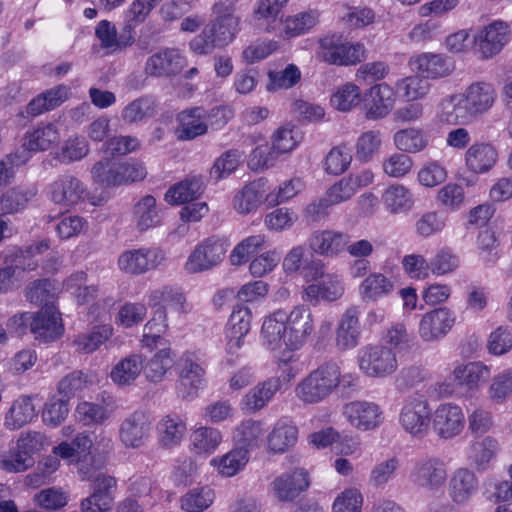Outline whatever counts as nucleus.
Returning <instances> with one entry per match:
<instances>
[{"label": "nucleus", "mask_w": 512, "mask_h": 512, "mask_svg": "<svg viewBox=\"0 0 512 512\" xmlns=\"http://www.w3.org/2000/svg\"><path fill=\"white\" fill-rule=\"evenodd\" d=\"M351 240L348 233L333 229L316 230L309 237V247L320 256L336 257L342 254Z\"/></svg>", "instance_id": "21"}, {"label": "nucleus", "mask_w": 512, "mask_h": 512, "mask_svg": "<svg viewBox=\"0 0 512 512\" xmlns=\"http://www.w3.org/2000/svg\"><path fill=\"white\" fill-rule=\"evenodd\" d=\"M298 438V429L287 421H278L267 437L268 448L275 453H283L294 446Z\"/></svg>", "instance_id": "41"}, {"label": "nucleus", "mask_w": 512, "mask_h": 512, "mask_svg": "<svg viewBox=\"0 0 512 512\" xmlns=\"http://www.w3.org/2000/svg\"><path fill=\"white\" fill-rule=\"evenodd\" d=\"M394 145L401 152L419 153L423 151L429 143L427 134L417 128H406L397 131L393 136Z\"/></svg>", "instance_id": "42"}, {"label": "nucleus", "mask_w": 512, "mask_h": 512, "mask_svg": "<svg viewBox=\"0 0 512 512\" xmlns=\"http://www.w3.org/2000/svg\"><path fill=\"white\" fill-rule=\"evenodd\" d=\"M214 18L211 21L210 32H231L240 30V18L235 15V8L230 1H220L212 9Z\"/></svg>", "instance_id": "40"}, {"label": "nucleus", "mask_w": 512, "mask_h": 512, "mask_svg": "<svg viewBox=\"0 0 512 512\" xmlns=\"http://www.w3.org/2000/svg\"><path fill=\"white\" fill-rule=\"evenodd\" d=\"M88 195L86 185L76 176L64 174L49 186V199L63 207H73L83 202Z\"/></svg>", "instance_id": "14"}, {"label": "nucleus", "mask_w": 512, "mask_h": 512, "mask_svg": "<svg viewBox=\"0 0 512 512\" xmlns=\"http://www.w3.org/2000/svg\"><path fill=\"white\" fill-rule=\"evenodd\" d=\"M497 157V151L492 145L476 143L466 151L465 161L469 170L475 173H484L495 165Z\"/></svg>", "instance_id": "34"}, {"label": "nucleus", "mask_w": 512, "mask_h": 512, "mask_svg": "<svg viewBox=\"0 0 512 512\" xmlns=\"http://www.w3.org/2000/svg\"><path fill=\"white\" fill-rule=\"evenodd\" d=\"M396 88L407 100L416 101L423 99L429 93L431 85L428 80L416 73L398 80Z\"/></svg>", "instance_id": "54"}, {"label": "nucleus", "mask_w": 512, "mask_h": 512, "mask_svg": "<svg viewBox=\"0 0 512 512\" xmlns=\"http://www.w3.org/2000/svg\"><path fill=\"white\" fill-rule=\"evenodd\" d=\"M54 285L47 279L35 280L26 288L27 300L36 305H54L53 299L55 297Z\"/></svg>", "instance_id": "63"}, {"label": "nucleus", "mask_w": 512, "mask_h": 512, "mask_svg": "<svg viewBox=\"0 0 512 512\" xmlns=\"http://www.w3.org/2000/svg\"><path fill=\"white\" fill-rule=\"evenodd\" d=\"M409 66L426 80L449 77L455 70L451 58L441 53L424 52L409 59Z\"/></svg>", "instance_id": "15"}, {"label": "nucleus", "mask_w": 512, "mask_h": 512, "mask_svg": "<svg viewBox=\"0 0 512 512\" xmlns=\"http://www.w3.org/2000/svg\"><path fill=\"white\" fill-rule=\"evenodd\" d=\"M394 290V283L382 273L369 274L359 286V295L364 302H375Z\"/></svg>", "instance_id": "37"}, {"label": "nucleus", "mask_w": 512, "mask_h": 512, "mask_svg": "<svg viewBox=\"0 0 512 512\" xmlns=\"http://www.w3.org/2000/svg\"><path fill=\"white\" fill-rule=\"evenodd\" d=\"M310 485L307 471L295 468L276 477L271 483L272 496L279 502L291 503Z\"/></svg>", "instance_id": "16"}, {"label": "nucleus", "mask_w": 512, "mask_h": 512, "mask_svg": "<svg viewBox=\"0 0 512 512\" xmlns=\"http://www.w3.org/2000/svg\"><path fill=\"white\" fill-rule=\"evenodd\" d=\"M409 478L417 487L430 491L439 490L448 478L446 463L437 456L418 459L410 471Z\"/></svg>", "instance_id": "7"}, {"label": "nucleus", "mask_w": 512, "mask_h": 512, "mask_svg": "<svg viewBox=\"0 0 512 512\" xmlns=\"http://www.w3.org/2000/svg\"><path fill=\"white\" fill-rule=\"evenodd\" d=\"M248 460V450L240 447L231 450L219 460L213 459L211 462L218 466V471L222 476L232 477L245 467Z\"/></svg>", "instance_id": "51"}, {"label": "nucleus", "mask_w": 512, "mask_h": 512, "mask_svg": "<svg viewBox=\"0 0 512 512\" xmlns=\"http://www.w3.org/2000/svg\"><path fill=\"white\" fill-rule=\"evenodd\" d=\"M462 96L475 118L492 107L496 98V91L492 84L481 81L468 86Z\"/></svg>", "instance_id": "26"}, {"label": "nucleus", "mask_w": 512, "mask_h": 512, "mask_svg": "<svg viewBox=\"0 0 512 512\" xmlns=\"http://www.w3.org/2000/svg\"><path fill=\"white\" fill-rule=\"evenodd\" d=\"M30 331L35 339L42 342H51L63 333L60 313L54 305H47L32 315Z\"/></svg>", "instance_id": "20"}, {"label": "nucleus", "mask_w": 512, "mask_h": 512, "mask_svg": "<svg viewBox=\"0 0 512 512\" xmlns=\"http://www.w3.org/2000/svg\"><path fill=\"white\" fill-rule=\"evenodd\" d=\"M340 383V366L334 361H327L296 385L295 395L305 404H317L327 399Z\"/></svg>", "instance_id": "2"}, {"label": "nucleus", "mask_w": 512, "mask_h": 512, "mask_svg": "<svg viewBox=\"0 0 512 512\" xmlns=\"http://www.w3.org/2000/svg\"><path fill=\"white\" fill-rule=\"evenodd\" d=\"M144 369V357L141 354H130L114 365L110 378L119 387L132 385Z\"/></svg>", "instance_id": "29"}, {"label": "nucleus", "mask_w": 512, "mask_h": 512, "mask_svg": "<svg viewBox=\"0 0 512 512\" xmlns=\"http://www.w3.org/2000/svg\"><path fill=\"white\" fill-rule=\"evenodd\" d=\"M318 57L332 65H354L364 58V47L359 43L342 42L334 34L319 39Z\"/></svg>", "instance_id": "6"}, {"label": "nucleus", "mask_w": 512, "mask_h": 512, "mask_svg": "<svg viewBox=\"0 0 512 512\" xmlns=\"http://www.w3.org/2000/svg\"><path fill=\"white\" fill-rule=\"evenodd\" d=\"M473 53L482 59L498 54L508 43V34H476Z\"/></svg>", "instance_id": "47"}, {"label": "nucleus", "mask_w": 512, "mask_h": 512, "mask_svg": "<svg viewBox=\"0 0 512 512\" xmlns=\"http://www.w3.org/2000/svg\"><path fill=\"white\" fill-rule=\"evenodd\" d=\"M233 41V34H197L190 41V48L196 54H208L223 48Z\"/></svg>", "instance_id": "58"}, {"label": "nucleus", "mask_w": 512, "mask_h": 512, "mask_svg": "<svg viewBox=\"0 0 512 512\" xmlns=\"http://www.w3.org/2000/svg\"><path fill=\"white\" fill-rule=\"evenodd\" d=\"M265 434L263 425L259 421L247 420L241 423L236 430L235 438L243 448L258 447Z\"/></svg>", "instance_id": "59"}, {"label": "nucleus", "mask_w": 512, "mask_h": 512, "mask_svg": "<svg viewBox=\"0 0 512 512\" xmlns=\"http://www.w3.org/2000/svg\"><path fill=\"white\" fill-rule=\"evenodd\" d=\"M220 115L221 120L218 126H223L227 123V119L224 116V109L220 107H214L210 111H206L202 107H192L181 111L177 116L178 126L175 130L177 139L189 141L206 134L208 131L206 120Z\"/></svg>", "instance_id": "4"}, {"label": "nucleus", "mask_w": 512, "mask_h": 512, "mask_svg": "<svg viewBox=\"0 0 512 512\" xmlns=\"http://www.w3.org/2000/svg\"><path fill=\"white\" fill-rule=\"evenodd\" d=\"M454 381L468 390H478L491 375L490 366L481 361L458 364L452 372Z\"/></svg>", "instance_id": "25"}, {"label": "nucleus", "mask_w": 512, "mask_h": 512, "mask_svg": "<svg viewBox=\"0 0 512 512\" xmlns=\"http://www.w3.org/2000/svg\"><path fill=\"white\" fill-rule=\"evenodd\" d=\"M426 379L427 372L424 368L416 365L405 367L395 377V390L399 393H406L423 383Z\"/></svg>", "instance_id": "60"}, {"label": "nucleus", "mask_w": 512, "mask_h": 512, "mask_svg": "<svg viewBox=\"0 0 512 512\" xmlns=\"http://www.w3.org/2000/svg\"><path fill=\"white\" fill-rule=\"evenodd\" d=\"M204 192V183L201 176H189L181 182L170 187L165 200L173 205H181L192 202L199 198Z\"/></svg>", "instance_id": "30"}, {"label": "nucleus", "mask_w": 512, "mask_h": 512, "mask_svg": "<svg viewBox=\"0 0 512 512\" xmlns=\"http://www.w3.org/2000/svg\"><path fill=\"white\" fill-rule=\"evenodd\" d=\"M400 467V460L396 456L375 463L369 473V484L375 488H384L392 481Z\"/></svg>", "instance_id": "48"}, {"label": "nucleus", "mask_w": 512, "mask_h": 512, "mask_svg": "<svg viewBox=\"0 0 512 512\" xmlns=\"http://www.w3.org/2000/svg\"><path fill=\"white\" fill-rule=\"evenodd\" d=\"M68 92L69 88L64 85L51 88L33 98L26 106V113L31 117H36L53 110L68 98Z\"/></svg>", "instance_id": "33"}, {"label": "nucleus", "mask_w": 512, "mask_h": 512, "mask_svg": "<svg viewBox=\"0 0 512 512\" xmlns=\"http://www.w3.org/2000/svg\"><path fill=\"white\" fill-rule=\"evenodd\" d=\"M382 134L378 130H369L362 133L356 142V159L361 162L371 161L380 151Z\"/></svg>", "instance_id": "55"}, {"label": "nucleus", "mask_w": 512, "mask_h": 512, "mask_svg": "<svg viewBox=\"0 0 512 512\" xmlns=\"http://www.w3.org/2000/svg\"><path fill=\"white\" fill-rule=\"evenodd\" d=\"M343 414L356 429L369 431L379 427L384 420L381 407L372 401H352L344 405Z\"/></svg>", "instance_id": "17"}, {"label": "nucleus", "mask_w": 512, "mask_h": 512, "mask_svg": "<svg viewBox=\"0 0 512 512\" xmlns=\"http://www.w3.org/2000/svg\"><path fill=\"white\" fill-rule=\"evenodd\" d=\"M314 331L313 313L304 304L294 306L287 314L277 310L262 325L263 338L271 350L285 348L295 351L305 345Z\"/></svg>", "instance_id": "1"}, {"label": "nucleus", "mask_w": 512, "mask_h": 512, "mask_svg": "<svg viewBox=\"0 0 512 512\" xmlns=\"http://www.w3.org/2000/svg\"><path fill=\"white\" fill-rule=\"evenodd\" d=\"M175 364V353L170 347L160 348L147 362L144 372L148 381L159 383Z\"/></svg>", "instance_id": "38"}, {"label": "nucleus", "mask_w": 512, "mask_h": 512, "mask_svg": "<svg viewBox=\"0 0 512 512\" xmlns=\"http://www.w3.org/2000/svg\"><path fill=\"white\" fill-rule=\"evenodd\" d=\"M214 498V490L209 486L196 487L180 498V506L186 512H202L212 505Z\"/></svg>", "instance_id": "44"}, {"label": "nucleus", "mask_w": 512, "mask_h": 512, "mask_svg": "<svg viewBox=\"0 0 512 512\" xmlns=\"http://www.w3.org/2000/svg\"><path fill=\"white\" fill-rule=\"evenodd\" d=\"M360 88L353 83L338 87L331 97L332 105L339 111H350L360 102Z\"/></svg>", "instance_id": "64"}, {"label": "nucleus", "mask_w": 512, "mask_h": 512, "mask_svg": "<svg viewBox=\"0 0 512 512\" xmlns=\"http://www.w3.org/2000/svg\"><path fill=\"white\" fill-rule=\"evenodd\" d=\"M227 248L228 244L224 239H206L191 252L185 263V270L189 273H199L212 269L224 259Z\"/></svg>", "instance_id": "9"}, {"label": "nucleus", "mask_w": 512, "mask_h": 512, "mask_svg": "<svg viewBox=\"0 0 512 512\" xmlns=\"http://www.w3.org/2000/svg\"><path fill=\"white\" fill-rule=\"evenodd\" d=\"M48 249L49 243L46 240L31 244L25 248H19L14 253L13 265L16 270H35L38 266V262L34 259V257L44 253Z\"/></svg>", "instance_id": "56"}, {"label": "nucleus", "mask_w": 512, "mask_h": 512, "mask_svg": "<svg viewBox=\"0 0 512 512\" xmlns=\"http://www.w3.org/2000/svg\"><path fill=\"white\" fill-rule=\"evenodd\" d=\"M456 322L455 313L441 306L424 313L419 321L418 334L425 342H436L444 338Z\"/></svg>", "instance_id": "10"}, {"label": "nucleus", "mask_w": 512, "mask_h": 512, "mask_svg": "<svg viewBox=\"0 0 512 512\" xmlns=\"http://www.w3.org/2000/svg\"><path fill=\"white\" fill-rule=\"evenodd\" d=\"M179 368L178 396L184 400L193 399L203 386L205 370L199 363L197 356L191 352H184L181 355Z\"/></svg>", "instance_id": "11"}, {"label": "nucleus", "mask_w": 512, "mask_h": 512, "mask_svg": "<svg viewBox=\"0 0 512 512\" xmlns=\"http://www.w3.org/2000/svg\"><path fill=\"white\" fill-rule=\"evenodd\" d=\"M222 441L220 431L213 427H200L191 434L193 449L201 454L214 452Z\"/></svg>", "instance_id": "53"}, {"label": "nucleus", "mask_w": 512, "mask_h": 512, "mask_svg": "<svg viewBox=\"0 0 512 512\" xmlns=\"http://www.w3.org/2000/svg\"><path fill=\"white\" fill-rule=\"evenodd\" d=\"M186 66L187 59L178 49L165 48L147 58L144 72L151 77L172 78Z\"/></svg>", "instance_id": "12"}, {"label": "nucleus", "mask_w": 512, "mask_h": 512, "mask_svg": "<svg viewBox=\"0 0 512 512\" xmlns=\"http://www.w3.org/2000/svg\"><path fill=\"white\" fill-rule=\"evenodd\" d=\"M36 416L31 398L22 397L13 402L5 416L4 425L10 430L20 429Z\"/></svg>", "instance_id": "43"}, {"label": "nucleus", "mask_w": 512, "mask_h": 512, "mask_svg": "<svg viewBox=\"0 0 512 512\" xmlns=\"http://www.w3.org/2000/svg\"><path fill=\"white\" fill-rule=\"evenodd\" d=\"M478 490L479 480L471 469L460 467L453 471L448 481V495L455 505L468 504Z\"/></svg>", "instance_id": "19"}, {"label": "nucleus", "mask_w": 512, "mask_h": 512, "mask_svg": "<svg viewBox=\"0 0 512 512\" xmlns=\"http://www.w3.org/2000/svg\"><path fill=\"white\" fill-rule=\"evenodd\" d=\"M157 430L161 445L170 448L182 441L186 434L187 426L180 415L171 413L161 418L158 422Z\"/></svg>", "instance_id": "35"}, {"label": "nucleus", "mask_w": 512, "mask_h": 512, "mask_svg": "<svg viewBox=\"0 0 512 512\" xmlns=\"http://www.w3.org/2000/svg\"><path fill=\"white\" fill-rule=\"evenodd\" d=\"M74 417L84 426L102 425L110 418V412L103 405L83 401L76 406Z\"/></svg>", "instance_id": "50"}, {"label": "nucleus", "mask_w": 512, "mask_h": 512, "mask_svg": "<svg viewBox=\"0 0 512 512\" xmlns=\"http://www.w3.org/2000/svg\"><path fill=\"white\" fill-rule=\"evenodd\" d=\"M489 354L502 356L512 350V329L508 326H499L493 330L486 342Z\"/></svg>", "instance_id": "62"}, {"label": "nucleus", "mask_w": 512, "mask_h": 512, "mask_svg": "<svg viewBox=\"0 0 512 512\" xmlns=\"http://www.w3.org/2000/svg\"><path fill=\"white\" fill-rule=\"evenodd\" d=\"M35 192L24 187H13L0 198V213L12 214L23 209L34 197Z\"/></svg>", "instance_id": "52"}, {"label": "nucleus", "mask_w": 512, "mask_h": 512, "mask_svg": "<svg viewBox=\"0 0 512 512\" xmlns=\"http://www.w3.org/2000/svg\"><path fill=\"white\" fill-rule=\"evenodd\" d=\"M344 290L341 277L335 273H327L324 279L318 283L310 284L304 288L302 299L315 306L320 300H338L342 297Z\"/></svg>", "instance_id": "23"}, {"label": "nucleus", "mask_w": 512, "mask_h": 512, "mask_svg": "<svg viewBox=\"0 0 512 512\" xmlns=\"http://www.w3.org/2000/svg\"><path fill=\"white\" fill-rule=\"evenodd\" d=\"M281 388V380L278 377H271L258 383L243 398L242 404L248 412L261 410L273 398Z\"/></svg>", "instance_id": "31"}, {"label": "nucleus", "mask_w": 512, "mask_h": 512, "mask_svg": "<svg viewBox=\"0 0 512 512\" xmlns=\"http://www.w3.org/2000/svg\"><path fill=\"white\" fill-rule=\"evenodd\" d=\"M262 187L261 180L246 184L233 197L232 205L234 210L241 215H247L256 211L261 204Z\"/></svg>", "instance_id": "39"}, {"label": "nucleus", "mask_w": 512, "mask_h": 512, "mask_svg": "<svg viewBox=\"0 0 512 512\" xmlns=\"http://www.w3.org/2000/svg\"><path fill=\"white\" fill-rule=\"evenodd\" d=\"M359 315L356 306L347 308L341 315L335 332V346L338 350L346 351L358 345L361 334Z\"/></svg>", "instance_id": "22"}, {"label": "nucleus", "mask_w": 512, "mask_h": 512, "mask_svg": "<svg viewBox=\"0 0 512 512\" xmlns=\"http://www.w3.org/2000/svg\"><path fill=\"white\" fill-rule=\"evenodd\" d=\"M112 334L109 326L95 327L91 332L78 335L73 343L77 351L89 354L97 350Z\"/></svg>", "instance_id": "57"}, {"label": "nucleus", "mask_w": 512, "mask_h": 512, "mask_svg": "<svg viewBox=\"0 0 512 512\" xmlns=\"http://www.w3.org/2000/svg\"><path fill=\"white\" fill-rule=\"evenodd\" d=\"M385 205L392 212L408 210L413 204L412 194L400 184H394L388 187L383 194Z\"/></svg>", "instance_id": "61"}, {"label": "nucleus", "mask_w": 512, "mask_h": 512, "mask_svg": "<svg viewBox=\"0 0 512 512\" xmlns=\"http://www.w3.org/2000/svg\"><path fill=\"white\" fill-rule=\"evenodd\" d=\"M152 423L148 414L141 410H136L129 414L120 423L118 437L120 442L126 448H140L150 437Z\"/></svg>", "instance_id": "13"}, {"label": "nucleus", "mask_w": 512, "mask_h": 512, "mask_svg": "<svg viewBox=\"0 0 512 512\" xmlns=\"http://www.w3.org/2000/svg\"><path fill=\"white\" fill-rule=\"evenodd\" d=\"M498 448V441L494 437L486 436L472 444L469 459L478 470H485L496 456Z\"/></svg>", "instance_id": "49"}, {"label": "nucleus", "mask_w": 512, "mask_h": 512, "mask_svg": "<svg viewBox=\"0 0 512 512\" xmlns=\"http://www.w3.org/2000/svg\"><path fill=\"white\" fill-rule=\"evenodd\" d=\"M359 369L369 377L384 378L398 368L396 354L383 345H367L358 351Z\"/></svg>", "instance_id": "5"}, {"label": "nucleus", "mask_w": 512, "mask_h": 512, "mask_svg": "<svg viewBox=\"0 0 512 512\" xmlns=\"http://www.w3.org/2000/svg\"><path fill=\"white\" fill-rule=\"evenodd\" d=\"M434 432L440 439L450 440L460 435L465 417L460 406L452 403L439 405L432 413Z\"/></svg>", "instance_id": "18"}, {"label": "nucleus", "mask_w": 512, "mask_h": 512, "mask_svg": "<svg viewBox=\"0 0 512 512\" xmlns=\"http://www.w3.org/2000/svg\"><path fill=\"white\" fill-rule=\"evenodd\" d=\"M266 246L265 234L248 236L234 247L230 254V262L232 265L240 266L246 263L252 254L263 250Z\"/></svg>", "instance_id": "45"}, {"label": "nucleus", "mask_w": 512, "mask_h": 512, "mask_svg": "<svg viewBox=\"0 0 512 512\" xmlns=\"http://www.w3.org/2000/svg\"><path fill=\"white\" fill-rule=\"evenodd\" d=\"M432 408L421 396H408L404 399L399 411L398 422L410 436L422 439L429 433Z\"/></svg>", "instance_id": "3"}, {"label": "nucleus", "mask_w": 512, "mask_h": 512, "mask_svg": "<svg viewBox=\"0 0 512 512\" xmlns=\"http://www.w3.org/2000/svg\"><path fill=\"white\" fill-rule=\"evenodd\" d=\"M370 103L366 111L368 119H382L392 110L395 102L394 90L386 83L372 86L369 90Z\"/></svg>", "instance_id": "27"}, {"label": "nucleus", "mask_w": 512, "mask_h": 512, "mask_svg": "<svg viewBox=\"0 0 512 512\" xmlns=\"http://www.w3.org/2000/svg\"><path fill=\"white\" fill-rule=\"evenodd\" d=\"M166 262V254L159 247L124 251L118 258L119 269L129 275H141Z\"/></svg>", "instance_id": "8"}, {"label": "nucleus", "mask_w": 512, "mask_h": 512, "mask_svg": "<svg viewBox=\"0 0 512 512\" xmlns=\"http://www.w3.org/2000/svg\"><path fill=\"white\" fill-rule=\"evenodd\" d=\"M133 220L141 232L157 227L161 224V209L152 195L141 197L133 207Z\"/></svg>", "instance_id": "28"}, {"label": "nucleus", "mask_w": 512, "mask_h": 512, "mask_svg": "<svg viewBox=\"0 0 512 512\" xmlns=\"http://www.w3.org/2000/svg\"><path fill=\"white\" fill-rule=\"evenodd\" d=\"M488 398L493 404H504L512 397V368H506L491 378L488 387Z\"/></svg>", "instance_id": "46"}, {"label": "nucleus", "mask_w": 512, "mask_h": 512, "mask_svg": "<svg viewBox=\"0 0 512 512\" xmlns=\"http://www.w3.org/2000/svg\"><path fill=\"white\" fill-rule=\"evenodd\" d=\"M60 133L53 123H41L24 135V146L30 151H46L58 143Z\"/></svg>", "instance_id": "32"}, {"label": "nucleus", "mask_w": 512, "mask_h": 512, "mask_svg": "<svg viewBox=\"0 0 512 512\" xmlns=\"http://www.w3.org/2000/svg\"><path fill=\"white\" fill-rule=\"evenodd\" d=\"M163 303L169 305L179 315L186 314L190 310L184 294L169 286L152 290L148 295V305L151 308L166 307Z\"/></svg>", "instance_id": "36"}, {"label": "nucleus", "mask_w": 512, "mask_h": 512, "mask_svg": "<svg viewBox=\"0 0 512 512\" xmlns=\"http://www.w3.org/2000/svg\"><path fill=\"white\" fill-rule=\"evenodd\" d=\"M437 117L440 122L449 125L466 124L474 119L462 95H449L438 105Z\"/></svg>", "instance_id": "24"}]
</instances>
